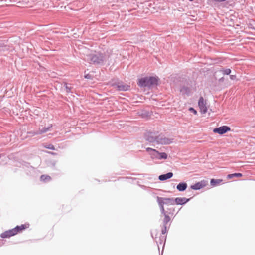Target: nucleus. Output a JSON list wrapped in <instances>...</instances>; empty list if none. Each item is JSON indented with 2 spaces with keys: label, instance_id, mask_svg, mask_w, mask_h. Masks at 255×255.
<instances>
[{
  "label": "nucleus",
  "instance_id": "obj_10",
  "mask_svg": "<svg viewBox=\"0 0 255 255\" xmlns=\"http://www.w3.org/2000/svg\"><path fill=\"white\" fill-rule=\"evenodd\" d=\"M146 151L149 153L150 155L151 156V157L152 159H158L159 155V152L158 151L151 148H146Z\"/></svg>",
  "mask_w": 255,
  "mask_h": 255
},
{
  "label": "nucleus",
  "instance_id": "obj_24",
  "mask_svg": "<svg viewBox=\"0 0 255 255\" xmlns=\"http://www.w3.org/2000/svg\"><path fill=\"white\" fill-rule=\"evenodd\" d=\"M44 147L46 148L51 149V150H54L55 149V148H54V146L53 145H52V144H49V145H47V146H44Z\"/></svg>",
  "mask_w": 255,
  "mask_h": 255
},
{
  "label": "nucleus",
  "instance_id": "obj_11",
  "mask_svg": "<svg viewBox=\"0 0 255 255\" xmlns=\"http://www.w3.org/2000/svg\"><path fill=\"white\" fill-rule=\"evenodd\" d=\"M28 227L29 224H22L20 226H17L14 228H13V230H15V233L16 235Z\"/></svg>",
  "mask_w": 255,
  "mask_h": 255
},
{
  "label": "nucleus",
  "instance_id": "obj_4",
  "mask_svg": "<svg viewBox=\"0 0 255 255\" xmlns=\"http://www.w3.org/2000/svg\"><path fill=\"white\" fill-rule=\"evenodd\" d=\"M157 201L160 207L161 212H164V204L174 205V201L173 198H166L157 197Z\"/></svg>",
  "mask_w": 255,
  "mask_h": 255
},
{
  "label": "nucleus",
  "instance_id": "obj_19",
  "mask_svg": "<svg viewBox=\"0 0 255 255\" xmlns=\"http://www.w3.org/2000/svg\"><path fill=\"white\" fill-rule=\"evenodd\" d=\"M0 4L1 6H8L9 3L14 2L13 0H0Z\"/></svg>",
  "mask_w": 255,
  "mask_h": 255
},
{
  "label": "nucleus",
  "instance_id": "obj_31",
  "mask_svg": "<svg viewBox=\"0 0 255 255\" xmlns=\"http://www.w3.org/2000/svg\"><path fill=\"white\" fill-rule=\"evenodd\" d=\"M223 79H224V77H222L221 78V80H223Z\"/></svg>",
  "mask_w": 255,
  "mask_h": 255
},
{
  "label": "nucleus",
  "instance_id": "obj_25",
  "mask_svg": "<svg viewBox=\"0 0 255 255\" xmlns=\"http://www.w3.org/2000/svg\"><path fill=\"white\" fill-rule=\"evenodd\" d=\"M189 110L192 112H193L195 115H196L197 112L196 110H195L193 108L190 107Z\"/></svg>",
  "mask_w": 255,
  "mask_h": 255
},
{
  "label": "nucleus",
  "instance_id": "obj_15",
  "mask_svg": "<svg viewBox=\"0 0 255 255\" xmlns=\"http://www.w3.org/2000/svg\"><path fill=\"white\" fill-rule=\"evenodd\" d=\"M231 72V71L230 69H226L220 70L216 72V74L219 75H228L230 74Z\"/></svg>",
  "mask_w": 255,
  "mask_h": 255
},
{
  "label": "nucleus",
  "instance_id": "obj_32",
  "mask_svg": "<svg viewBox=\"0 0 255 255\" xmlns=\"http://www.w3.org/2000/svg\"><path fill=\"white\" fill-rule=\"evenodd\" d=\"M190 1H192L193 0H189Z\"/></svg>",
  "mask_w": 255,
  "mask_h": 255
},
{
  "label": "nucleus",
  "instance_id": "obj_6",
  "mask_svg": "<svg viewBox=\"0 0 255 255\" xmlns=\"http://www.w3.org/2000/svg\"><path fill=\"white\" fill-rule=\"evenodd\" d=\"M161 214L164 216L163 227L161 232L163 234H165L167 232V225L170 220V217L166 214L165 210L164 212H161Z\"/></svg>",
  "mask_w": 255,
  "mask_h": 255
},
{
  "label": "nucleus",
  "instance_id": "obj_3",
  "mask_svg": "<svg viewBox=\"0 0 255 255\" xmlns=\"http://www.w3.org/2000/svg\"><path fill=\"white\" fill-rule=\"evenodd\" d=\"M147 140L150 142L156 141L159 143L162 144H168L172 142V139L168 138L167 137H165L164 135L162 134H160L157 136V137H151L147 138Z\"/></svg>",
  "mask_w": 255,
  "mask_h": 255
},
{
  "label": "nucleus",
  "instance_id": "obj_22",
  "mask_svg": "<svg viewBox=\"0 0 255 255\" xmlns=\"http://www.w3.org/2000/svg\"><path fill=\"white\" fill-rule=\"evenodd\" d=\"M40 179L42 181H49L51 180V177L48 175H42L40 177Z\"/></svg>",
  "mask_w": 255,
  "mask_h": 255
},
{
  "label": "nucleus",
  "instance_id": "obj_7",
  "mask_svg": "<svg viewBox=\"0 0 255 255\" xmlns=\"http://www.w3.org/2000/svg\"><path fill=\"white\" fill-rule=\"evenodd\" d=\"M231 130V128L227 126H223L219 128H215L213 129L214 133H217L219 134H223Z\"/></svg>",
  "mask_w": 255,
  "mask_h": 255
},
{
  "label": "nucleus",
  "instance_id": "obj_1",
  "mask_svg": "<svg viewBox=\"0 0 255 255\" xmlns=\"http://www.w3.org/2000/svg\"><path fill=\"white\" fill-rule=\"evenodd\" d=\"M18 7L20 8H33L41 1L42 6L44 8H47L50 3V0H13Z\"/></svg>",
  "mask_w": 255,
  "mask_h": 255
},
{
  "label": "nucleus",
  "instance_id": "obj_29",
  "mask_svg": "<svg viewBox=\"0 0 255 255\" xmlns=\"http://www.w3.org/2000/svg\"><path fill=\"white\" fill-rule=\"evenodd\" d=\"M236 78V76H235V75H230V78H231L232 80H233V79H235V78Z\"/></svg>",
  "mask_w": 255,
  "mask_h": 255
},
{
  "label": "nucleus",
  "instance_id": "obj_28",
  "mask_svg": "<svg viewBox=\"0 0 255 255\" xmlns=\"http://www.w3.org/2000/svg\"><path fill=\"white\" fill-rule=\"evenodd\" d=\"M85 78L86 79H90L92 78L91 74H88L85 76Z\"/></svg>",
  "mask_w": 255,
  "mask_h": 255
},
{
  "label": "nucleus",
  "instance_id": "obj_17",
  "mask_svg": "<svg viewBox=\"0 0 255 255\" xmlns=\"http://www.w3.org/2000/svg\"><path fill=\"white\" fill-rule=\"evenodd\" d=\"M223 181L222 179H212L210 181V184L211 186L214 187L216 186L220 183H221Z\"/></svg>",
  "mask_w": 255,
  "mask_h": 255
},
{
  "label": "nucleus",
  "instance_id": "obj_21",
  "mask_svg": "<svg viewBox=\"0 0 255 255\" xmlns=\"http://www.w3.org/2000/svg\"><path fill=\"white\" fill-rule=\"evenodd\" d=\"M167 158V155L166 153L163 152V153H160L159 152V155L158 157V159H166Z\"/></svg>",
  "mask_w": 255,
  "mask_h": 255
},
{
  "label": "nucleus",
  "instance_id": "obj_13",
  "mask_svg": "<svg viewBox=\"0 0 255 255\" xmlns=\"http://www.w3.org/2000/svg\"><path fill=\"white\" fill-rule=\"evenodd\" d=\"M129 86L127 84H123L122 83H118L117 85H115V88L120 91H126L129 89Z\"/></svg>",
  "mask_w": 255,
  "mask_h": 255
},
{
  "label": "nucleus",
  "instance_id": "obj_9",
  "mask_svg": "<svg viewBox=\"0 0 255 255\" xmlns=\"http://www.w3.org/2000/svg\"><path fill=\"white\" fill-rule=\"evenodd\" d=\"M15 230H13V229L11 230H9L4 232L3 233L0 234V237L2 238H10L11 236L15 235Z\"/></svg>",
  "mask_w": 255,
  "mask_h": 255
},
{
  "label": "nucleus",
  "instance_id": "obj_2",
  "mask_svg": "<svg viewBox=\"0 0 255 255\" xmlns=\"http://www.w3.org/2000/svg\"><path fill=\"white\" fill-rule=\"evenodd\" d=\"M105 59V56L101 53H92L87 56V61L93 64H102Z\"/></svg>",
  "mask_w": 255,
  "mask_h": 255
},
{
  "label": "nucleus",
  "instance_id": "obj_8",
  "mask_svg": "<svg viewBox=\"0 0 255 255\" xmlns=\"http://www.w3.org/2000/svg\"><path fill=\"white\" fill-rule=\"evenodd\" d=\"M207 184V182L205 180H202L196 184L191 186V188L193 190H199L204 187Z\"/></svg>",
  "mask_w": 255,
  "mask_h": 255
},
{
  "label": "nucleus",
  "instance_id": "obj_20",
  "mask_svg": "<svg viewBox=\"0 0 255 255\" xmlns=\"http://www.w3.org/2000/svg\"><path fill=\"white\" fill-rule=\"evenodd\" d=\"M242 176H243L242 174L240 173H233V174H230L228 175L227 178L228 179H230L233 177H241Z\"/></svg>",
  "mask_w": 255,
  "mask_h": 255
},
{
  "label": "nucleus",
  "instance_id": "obj_30",
  "mask_svg": "<svg viewBox=\"0 0 255 255\" xmlns=\"http://www.w3.org/2000/svg\"><path fill=\"white\" fill-rule=\"evenodd\" d=\"M48 130V129H46V130H44L43 131V132H46Z\"/></svg>",
  "mask_w": 255,
  "mask_h": 255
},
{
  "label": "nucleus",
  "instance_id": "obj_27",
  "mask_svg": "<svg viewBox=\"0 0 255 255\" xmlns=\"http://www.w3.org/2000/svg\"><path fill=\"white\" fill-rule=\"evenodd\" d=\"M144 80H157V77H150L149 78L147 77L146 78H145Z\"/></svg>",
  "mask_w": 255,
  "mask_h": 255
},
{
  "label": "nucleus",
  "instance_id": "obj_16",
  "mask_svg": "<svg viewBox=\"0 0 255 255\" xmlns=\"http://www.w3.org/2000/svg\"><path fill=\"white\" fill-rule=\"evenodd\" d=\"M187 184L186 183H180L177 186V189L179 191H183L187 188Z\"/></svg>",
  "mask_w": 255,
  "mask_h": 255
},
{
  "label": "nucleus",
  "instance_id": "obj_12",
  "mask_svg": "<svg viewBox=\"0 0 255 255\" xmlns=\"http://www.w3.org/2000/svg\"><path fill=\"white\" fill-rule=\"evenodd\" d=\"M174 204L177 205H183L187 203L189 199L185 197H177L174 199Z\"/></svg>",
  "mask_w": 255,
  "mask_h": 255
},
{
  "label": "nucleus",
  "instance_id": "obj_14",
  "mask_svg": "<svg viewBox=\"0 0 255 255\" xmlns=\"http://www.w3.org/2000/svg\"><path fill=\"white\" fill-rule=\"evenodd\" d=\"M173 176V173L172 172H169L166 174L161 175L159 176V179L161 181L167 180L171 178Z\"/></svg>",
  "mask_w": 255,
  "mask_h": 255
},
{
  "label": "nucleus",
  "instance_id": "obj_18",
  "mask_svg": "<svg viewBox=\"0 0 255 255\" xmlns=\"http://www.w3.org/2000/svg\"><path fill=\"white\" fill-rule=\"evenodd\" d=\"M153 81H138V85L139 86L142 87V86H146L149 85V83L150 84H153L152 83Z\"/></svg>",
  "mask_w": 255,
  "mask_h": 255
},
{
  "label": "nucleus",
  "instance_id": "obj_5",
  "mask_svg": "<svg viewBox=\"0 0 255 255\" xmlns=\"http://www.w3.org/2000/svg\"><path fill=\"white\" fill-rule=\"evenodd\" d=\"M198 105L200 112L203 114H206L207 112V100H204L203 97H201L199 99Z\"/></svg>",
  "mask_w": 255,
  "mask_h": 255
},
{
  "label": "nucleus",
  "instance_id": "obj_23",
  "mask_svg": "<svg viewBox=\"0 0 255 255\" xmlns=\"http://www.w3.org/2000/svg\"><path fill=\"white\" fill-rule=\"evenodd\" d=\"M157 137V136L156 135H155V133H152V132H148V133H147V134L146 135V138L147 140V138L148 137H149V138H151V137L156 138Z\"/></svg>",
  "mask_w": 255,
  "mask_h": 255
},
{
  "label": "nucleus",
  "instance_id": "obj_26",
  "mask_svg": "<svg viewBox=\"0 0 255 255\" xmlns=\"http://www.w3.org/2000/svg\"><path fill=\"white\" fill-rule=\"evenodd\" d=\"M66 92L69 93L71 91V87L67 86V84H65Z\"/></svg>",
  "mask_w": 255,
  "mask_h": 255
}]
</instances>
